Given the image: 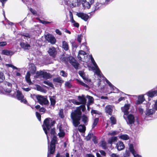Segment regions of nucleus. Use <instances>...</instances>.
Here are the masks:
<instances>
[{"instance_id": "c03bdc74", "label": "nucleus", "mask_w": 157, "mask_h": 157, "mask_svg": "<svg viewBox=\"0 0 157 157\" xmlns=\"http://www.w3.org/2000/svg\"><path fill=\"white\" fill-rule=\"evenodd\" d=\"M90 59L92 63L94 66L96 68H98V66H97L96 63L94 59L92 56H91Z\"/></svg>"}, {"instance_id": "cd10ccee", "label": "nucleus", "mask_w": 157, "mask_h": 157, "mask_svg": "<svg viewBox=\"0 0 157 157\" xmlns=\"http://www.w3.org/2000/svg\"><path fill=\"white\" fill-rule=\"evenodd\" d=\"M86 52L82 50H80L78 52L77 57L79 60H81L82 58L80 55L84 56L86 55Z\"/></svg>"}, {"instance_id": "49530a36", "label": "nucleus", "mask_w": 157, "mask_h": 157, "mask_svg": "<svg viewBox=\"0 0 157 157\" xmlns=\"http://www.w3.org/2000/svg\"><path fill=\"white\" fill-rule=\"evenodd\" d=\"M3 78H4V76L3 73L0 72V83L3 82Z\"/></svg>"}, {"instance_id": "4be33fe9", "label": "nucleus", "mask_w": 157, "mask_h": 157, "mask_svg": "<svg viewBox=\"0 0 157 157\" xmlns=\"http://www.w3.org/2000/svg\"><path fill=\"white\" fill-rule=\"evenodd\" d=\"M16 97L18 100L20 101L24 98V96L20 91L17 90V91Z\"/></svg>"}, {"instance_id": "2eb2a0df", "label": "nucleus", "mask_w": 157, "mask_h": 157, "mask_svg": "<svg viewBox=\"0 0 157 157\" xmlns=\"http://www.w3.org/2000/svg\"><path fill=\"white\" fill-rule=\"evenodd\" d=\"M116 147L118 151H120L122 150L125 148V146L122 141H119L117 144Z\"/></svg>"}, {"instance_id": "052dcab7", "label": "nucleus", "mask_w": 157, "mask_h": 157, "mask_svg": "<svg viewBox=\"0 0 157 157\" xmlns=\"http://www.w3.org/2000/svg\"><path fill=\"white\" fill-rule=\"evenodd\" d=\"M77 40L78 41L79 43H81L82 40V38L81 35H78L77 36Z\"/></svg>"}, {"instance_id": "e433bc0d", "label": "nucleus", "mask_w": 157, "mask_h": 157, "mask_svg": "<svg viewBox=\"0 0 157 157\" xmlns=\"http://www.w3.org/2000/svg\"><path fill=\"white\" fill-rule=\"evenodd\" d=\"M43 82L44 83L49 86L51 87L54 88V86L53 84L49 82L48 81H44Z\"/></svg>"}, {"instance_id": "5701e85b", "label": "nucleus", "mask_w": 157, "mask_h": 157, "mask_svg": "<svg viewBox=\"0 0 157 157\" xmlns=\"http://www.w3.org/2000/svg\"><path fill=\"white\" fill-rule=\"evenodd\" d=\"M30 73L28 71L27 72L26 75L25 77L26 82L29 83V85L32 84V82L30 79Z\"/></svg>"}, {"instance_id": "e2e57ef3", "label": "nucleus", "mask_w": 157, "mask_h": 157, "mask_svg": "<svg viewBox=\"0 0 157 157\" xmlns=\"http://www.w3.org/2000/svg\"><path fill=\"white\" fill-rule=\"evenodd\" d=\"M36 89L38 91H41L42 89V88L40 86L38 85H36Z\"/></svg>"}, {"instance_id": "bb28decb", "label": "nucleus", "mask_w": 157, "mask_h": 157, "mask_svg": "<svg viewBox=\"0 0 157 157\" xmlns=\"http://www.w3.org/2000/svg\"><path fill=\"white\" fill-rule=\"evenodd\" d=\"M62 47L66 51H67L69 49V46L68 43L65 41H62Z\"/></svg>"}, {"instance_id": "0e129e2a", "label": "nucleus", "mask_w": 157, "mask_h": 157, "mask_svg": "<svg viewBox=\"0 0 157 157\" xmlns=\"http://www.w3.org/2000/svg\"><path fill=\"white\" fill-rule=\"evenodd\" d=\"M99 151L102 155L103 156H105L106 153L104 151L102 150H100Z\"/></svg>"}, {"instance_id": "412c9836", "label": "nucleus", "mask_w": 157, "mask_h": 157, "mask_svg": "<svg viewBox=\"0 0 157 157\" xmlns=\"http://www.w3.org/2000/svg\"><path fill=\"white\" fill-rule=\"evenodd\" d=\"M20 45L21 48H23L24 50H29V48L30 47V44L27 43H25L24 42H21L20 44Z\"/></svg>"}, {"instance_id": "dca6fc26", "label": "nucleus", "mask_w": 157, "mask_h": 157, "mask_svg": "<svg viewBox=\"0 0 157 157\" xmlns=\"http://www.w3.org/2000/svg\"><path fill=\"white\" fill-rule=\"evenodd\" d=\"M144 100L145 99L143 95L139 96L138 97V99L137 101L136 104L137 105L140 104L142 103Z\"/></svg>"}, {"instance_id": "79ce46f5", "label": "nucleus", "mask_w": 157, "mask_h": 157, "mask_svg": "<svg viewBox=\"0 0 157 157\" xmlns=\"http://www.w3.org/2000/svg\"><path fill=\"white\" fill-rule=\"evenodd\" d=\"M78 0H73L71 5L74 7L78 6Z\"/></svg>"}, {"instance_id": "a211bd4d", "label": "nucleus", "mask_w": 157, "mask_h": 157, "mask_svg": "<svg viewBox=\"0 0 157 157\" xmlns=\"http://www.w3.org/2000/svg\"><path fill=\"white\" fill-rule=\"evenodd\" d=\"M148 96L149 97L151 98H153L155 96L157 95V90H150L149 91L148 93Z\"/></svg>"}, {"instance_id": "2f4dec72", "label": "nucleus", "mask_w": 157, "mask_h": 157, "mask_svg": "<svg viewBox=\"0 0 157 157\" xmlns=\"http://www.w3.org/2000/svg\"><path fill=\"white\" fill-rule=\"evenodd\" d=\"M51 75L49 73L44 71L42 77L43 78L47 79L51 78Z\"/></svg>"}, {"instance_id": "37998d69", "label": "nucleus", "mask_w": 157, "mask_h": 157, "mask_svg": "<svg viewBox=\"0 0 157 157\" xmlns=\"http://www.w3.org/2000/svg\"><path fill=\"white\" fill-rule=\"evenodd\" d=\"M93 136V134L92 133H89L88 135L86 137V139L87 141H89L90 140L92 137Z\"/></svg>"}, {"instance_id": "473e14b6", "label": "nucleus", "mask_w": 157, "mask_h": 157, "mask_svg": "<svg viewBox=\"0 0 157 157\" xmlns=\"http://www.w3.org/2000/svg\"><path fill=\"white\" fill-rule=\"evenodd\" d=\"M129 150L131 152L133 155H134L136 154V152L134 148L133 144H131L129 146Z\"/></svg>"}, {"instance_id": "7c9ffc66", "label": "nucleus", "mask_w": 157, "mask_h": 157, "mask_svg": "<svg viewBox=\"0 0 157 157\" xmlns=\"http://www.w3.org/2000/svg\"><path fill=\"white\" fill-rule=\"evenodd\" d=\"M109 119L111 122V125L115 124H117V120L115 117L112 116L109 118Z\"/></svg>"}, {"instance_id": "39448f33", "label": "nucleus", "mask_w": 157, "mask_h": 157, "mask_svg": "<svg viewBox=\"0 0 157 157\" xmlns=\"http://www.w3.org/2000/svg\"><path fill=\"white\" fill-rule=\"evenodd\" d=\"M33 96L36 97L40 105H42L43 104L47 105L49 103V102L47 99L44 98L43 96L39 95H36L35 94H33Z\"/></svg>"}, {"instance_id": "c85d7f7f", "label": "nucleus", "mask_w": 157, "mask_h": 157, "mask_svg": "<svg viewBox=\"0 0 157 157\" xmlns=\"http://www.w3.org/2000/svg\"><path fill=\"white\" fill-rule=\"evenodd\" d=\"M155 112V111L154 109H148L145 113V114L147 116H149L152 115Z\"/></svg>"}, {"instance_id": "6e6552de", "label": "nucleus", "mask_w": 157, "mask_h": 157, "mask_svg": "<svg viewBox=\"0 0 157 157\" xmlns=\"http://www.w3.org/2000/svg\"><path fill=\"white\" fill-rule=\"evenodd\" d=\"M48 52L49 55L53 58L56 57L57 53L56 49L54 47L49 48Z\"/></svg>"}, {"instance_id": "f8f14e48", "label": "nucleus", "mask_w": 157, "mask_h": 157, "mask_svg": "<svg viewBox=\"0 0 157 157\" xmlns=\"http://www.w3.org/2000/svg\"><path fill=\"white\" fill-rule=\"evenodd\" d=\"M130 105L129 104H125L123 107H121V109L125 115H128V110L129 109Z\"/></svg>"}, {"instance_id": "9b49d317", "label": "nucleus", "mask_w": 157, "mask_h": 157, "mask_svg": "<svg viewBox=\"0 0 157 157\" xmlns=\"http://www.w3.org/2000/svg\"><path fill=\"white\" fill-rule=\"evenodd\" d=\"M76 15L86 21H87L89 17L87 14L82 12L77 13Z\"/></svg>"}, {"instance_id": "423d86ee", "label": "nucleus", "mask_w": 157, "mask_h": 157, "mask_svg": "<svg viewBox=\"0 0 157 157\" xmlns=\"http://www.w3.org/2000/svg\"><path fill=\"white\" fill-rule=\"evenodd\" d=\"M79 1L85 8L87 9H89L94 2V0H79Z\"/></svg>"}, {"instance_id": "4468645a", "label": "nucleus", "mask_w": 157, "mask_h": 157, "mask_svg": "<svg viewBox=\"0 0 157 157\" xmlns=\"http://www.w3.org/2000/svg\"><path fill=\"white\" fill-rule=\"evenodd\" d=\"M78 73L80 76L87 82H91V80L90 79H89L85 76V74L83 71H79Z\"/></svg>"}, {"instance_id": "ea45409f", "label": "nucleus", "mask_w": 157, "mask_h": 157, "mask_svg": "<svg viewBox=\"0 0 157 157\" xmlns=\"http://www.w3.org/2000/svg\"><path fill=\"white\" fill-rule=\"evenodd\" d=\"M51 105L52 106H54L56 103V101L55 99L53 98L52 97H51L50 98Z\"/></svg>"}, {"instance_id": "6ab92c4d", "label": "nucleus", "mask_w": 157, "mask_h": 157, "mask_svg": "<svg viewBox=\"0 0 157 157\" xmlns=\"http://www.w3.org/2000/svg\"><path fill=\"white\" fill-rule=\"evenodd\" d=\"M53 81L54 82H58L59 83V86L62 85V83L64 82V81L60 77H58L54 78L53 79Z\"/></svg>"}, {"instance_id": "a18cd8bd", "label": "nucleus", "mask_w": 157, "mask_h": 157, "mask_svg": "<svg viewBox=\"0 0 157 157\" xmlns=\"http://www.w3.org/2000/svg\"><path fill=\"white\" fill-rule=\"evenodd\" d=\"M65 86L68 88H71L72 86V85L71 83L69 82H66L65 83Z\"/></svg>"}, {"instance_id": "a19ab883", "label": "nucleus", "mask_w": 157, "mask_h": 157, "mask_svg": "<svg viewBox=\"0 0 157 157\" xmlns=\"http://www.w3.org/2000/svg\"><path fill=\"white\" fill-rule=\"evenodd\" d=\"M59 115L61 118H63L64 116L63 114V109H61L59 111Z\"/></svg>"}, {"instance_id": "f257e3e1", "label": "nucleus", "mask_w": 157, "mask_h": 157, "mask_svg": "<svg viewBox=\"0 0 157 157\" xmlns=\"http://www.w3.org/2000/svg\"><path fill=\"white\" fill-rule=\"evenodd\" d=\"M85 111V108L83 105H80L76 108L75 110L72 111L71 114V118L72 123L75 127H78L80 124V121L82 117V112Z\"/></svg>"}, {"instance_id": "72a5a7b5", "label": "nucleus", "mask_w": 157, "mask_h": 157, "mask_svg": "<svg viewBox=\"0 0 157 157\" xmlns=\"http://www.w3.org/2000/svg\"><path fill=\"white\" fill-rule=\"evenodd\" d=\"M44 71L40 70L39 71H37L36 73V78H39L40 76L43 77Z\"/></svg>"}, {"instance_id": "5fc2aeb1", "label": "nucleus", "mask_w": 157, "mask_h": 157, "mask_svg": "<svg viewBox=\"0 0 157 157\" xmlns=\"http://www.w3.org/2000/svg\"><path fill=\"white\" fill-rule=\"evenodd\" d=\"M30 11L32 13L33 15H35L37 14V12L35 10H33L31 8L29 9Z\"/></svg>"}, {"instance_id": "774afa93", "label": "nucleus", "mask_w": 157, "mask_h": 157, "mask_svg": "<svg viewBox=\"0 0 157 157\" xmlns=\"http://www.w3.org/2000/svg\"><path fill=\"white\" fill-rule=\"evenodd\" d=\"M86 157H95V156L92 154H87L86 155Z\"/></svg>"}, {"instance_id": "0eeeda50", "label": "nucleus", "mask_w": 157, "mask_h": 157, "mask_svg": "<svg viewBox=\"0 0 157 157\" xmlns=\"http://www.w3.org/2000/svg\"><path fill=\"white\" fill-rule=\"evenodd\" d=\"M4 85L3 86V89L5 92L8 93H10L11 91L12 84L10 82L5 81L4 82Z\"/></svg>"}, {"instance_id": "1a4fd4ad", "label": "nucleus", "mask_w": 157, "mask_h": 157, "mask_svg": "<svg viewBox=\"0 0 157 157\" xmlns=\"http://www.w3.org/2000/svg\"><path fill=\"white\" fill-rule=\"evenodd\" d=\"M45 39L52 44H54L56 42L55 37L50 34H47L45 36Z\"/></svg>"}, {"instance_id": "69168bd1", "label": "nucleus", "mask_w": 157, "mask_h": 157, "mask_svg": "<svg viewBox=\"0 0 157 157\" xmlns=\"http://www.w3.org/2000/svg\"><path fill=\"white\" fill-rule=\"evenodd\" d=\"M46 109L44 107H41L39 109V111L40 112L44 113L45 112Z\"/></svg>"}, {"instance_id": "603ef678", "label": "nucleus", "mask_w": 157, "mask_h": 157, "mask_svg": "<svg viewBox=\"0 0 157 157\" xmlns=\"http://www.w3.org/2000/svg\"><path fill=\"white\" fill-rule=\"evenodd\" d=\"M118 132L116 131H113L112 132H109L108 134L109 135L113 136L117 134Z\"/></svg>"}, {"instance_id": "f03ea898", "label": "nucleus", "mask_w": 157, "mask_h": 157, "mask_svg": "<svg viewBox=\"0 0 157 157\" xmlns=\"http://www.w3.org/2000/svg\"><path fill=\"white\" fill-rule=\"evenodd\" d=\"M51 118H48L45 119L43 122V124L42 125L43 129L46 135L47 139L49 140V137L48 136V132L47 131H49L50 128L52 126H54L56 123L55 121H52L50 123Z\"/></svg>"}, {"instance_id": "bf43d9fd", "label": "nucleus", "mask_w": 157, "mask_h": 157, "mask_svg": "<svg viewBox=\"0 0 157 157\" xmlns=\"http://www.w3.org/2000/svg\"><path fill=\"white\" fill-rule=\"evenodd\" d=\"M7 43L5 41L0 42V47H3L6 45Z\"/></svg>"}, {"instance_id": "4c0bfd02", "label": "nucleus", "mask_w": 157, "mask_h": 157, "mask_svg": "<svg viewBox=\"0 0 157 157\" xmlns=\"http://www.w3.org/2000/svg\"><path fill=\"white\" fill-rule=\"evenodd\" d=\"M101 146L104 149H106L107 148L106 142L104 140L101 141Z\"/></svg>"}, {"instance_id": "3c124183", "label": "nucleus", "mask_w": 157, "mask_h": 157, "mask_svg": "<svg viewBox=\"0 0 157 157\" xmlns=\"http://www.w3.org/2000/svg\"><path fill=\"white\" fill-rule=\"evenodd\" d=\"M65 134L64 132H60L58 133V136L60 137H63L64 136Z\"/></svg>"}, {"instance_id": "9d476101", "label": "nucleus", "mask_w": 157, "mask_h": 157, "mask_svg": "<svg viewBox=\"0 0 157 157\" xmlns=\"http://www.w3.org/2000/svg\"><path fill=\"white\" fill-rule=\"evenodd\" d=\"M78 100L80 101V103H81V104H82L81 105L84 106L85 110V105L86 102V99L85 95H82L81 96H78Z\"/></svg>"}, {"instance_id": "09e8293b", "label": "nucleus", "mask_w": 157, "mask_h": 157, "mask_svg": "<svg viewBox=\"0 0 157 157\" xmlns=\"http://www.w3.org/2000/svg\"><path fill=\"white\" fill-rule=\"evenodd\" d=\"M87 97L88 98L90 103H92L93 102L94 99L92 97L87 95Z\"/></svg>"}, {"instance_id": "20e7f679", "label": "nucleus", "mask_w": 157, "mask_h": 157, "mask_svg": "<svg viewBox=\"0 0 157 157\" xmlns=\"http://www.w3.org/2000/svg\"><path fill=\"white\" fill-rule=\"evenodd\" d=\"M57 138L56 136H53L51 140L50 146H48V151L51 154H54L55 151L56 144L57 143Z\"/></svg>"}, {"instance_id": "8fccbe9b", "label": "nucleus", "mask_w": 157, "mask_h": 157, "mask_svg": "<svg viewBox=\"0 0 157 157\" xmlns=\"http://www.w3.org/2000/svg\"><path fill=\"white\" fill-rule=\"evenodd\" d=\"M50 134L51 135H53V136H56L55 135L56 134V131H55V128H51L50 131Z\"/></svg>"}, {"instance_id": "680f3d73", "label": "nucleus", "mask_w": 157, "mask_h": 157, "mask_svg": "<svg viewBox=\"0 0 157 157\" xmlns=\"http://www.w3.org/2000/svg\"><path fill=\"white\" fill-rule=\"evenodd\" d=\"M109 86L113 90H114V89H116V87L113 85L110 82L108 84Z\"/></svg>"}, {"instance_id": "de8ad7c7", "label": "nucleus", "mask_w": 157, "mask_h": 157, "mask_svg": "<svg viewBox=\"0 0 157 157\" xmlns=\"http://www.w3.org/2000/svg\"><path fill=\"white\" fill-rule=\"evenodd\" d=\"M36 115L38 120L40 121H41V115L38 112H36Z\"/></svg>"}, {"instance_id": "864d4df0", "label": "nucleus", "mask_w": 157, "mask_h": 157, "mask_svg": "<svg viewBox=\"0 0 157 157\" xmlns=\"http://www.w3.org/2000/svg\"><path fill=\"white\" fill-rule=\"evenodd\" d=\"M60 73H62V74L61 75L64 77H66L67 76V74L64 71H60Z\"/></svg>"}, {"instance_id": "aec40b11", "label": "nucleus", "mask_w": 157, "mask_h": 157, "mask_svg": "<svg viewBox=\"0 0 157 157\" xmlns=\"http://www.w3.org/2000/svg\"><path fill=\"white\" fill-rule=\"evenodd\" d=\"M82 121L83 122L84 124L86 125L88 124V122L89 121L88 117L85 114L82 115Z\"/></svg>"}, {"instance_id": "c9c22d12", "label": "nucleus", "mask_w": 157, "mask_h": 157, "mask_svg": "<svg viewBox=\"0 0 157 157\" xmlns=\"http://www.w3.org/2000/svg\"><path fill=\"white\" fill-rule=\"evenodd\" d=\"M99 121L98 118H95L94 121V122L92 125V128H94L97 125Z\"/></svg>"}, {"instance_id": "6e6d98bb", "label": "nucleus", "mask_w": 157, "mask_h": 157, "mask_svg": "<svg viewBox=\"0 0 157 157\" xmlns=\"http://www.w3.org/2000/svg\"><path fill=\"white\" fill-rule=\"evenodd\" d=\"M20 101L21 102H23L25 104H26L27 105H28L29 104V103H28L27 100H26V99L25 98L24 99L23 98V99H21Z\"/></svg>"}, {"instance_id": "4d7b16f0", "label": "nucleus", "mask_w": 157, "mask_h": 157, "mask_svg": "<svg viewBox=\"0 0 157 157\" xmlns=\"http://www.w3.org/2000/svg\"><path fill=\"white\" fill-rule=\"evenodd\" d=\"M72 102L74 104L78 105L81 104V103H80L79 102L77 101V100L75 99H73L72 101Z\"/></svg>"}, {"instance_id": "58836bf2", "label": "nucleus", "mask_w": 157, "mask_h": 157, "mask_svg": "<svg viewBox=\"0 0 157 157\" xmlns=\"http://www.w3.org/2000/svg\"><path fill=\"white\" fill-rule=\"evenodd\" d=\"M78 82H79V83L82 86H83L84 87H86L87 88H89V86L85 83L84 82L81 81L80 80H79L78 79H77Z\"/></svg>"}, {"instance_id": "ddd939ff", "label": "nucleus", "mask_w": 157, "mask_h": 157, "mask_svg": "<svg viewBox=\"0 0 157 157\" xmlns=\"http://www.w3.org/2000/svg\"><path fill=\"white\" fill-rule=\"evenodd\" d=\"M127 118L128 120V124H132L134 123L135 121V117L132 114H129L127 116Z\"/></svg>"}, {"instance_id": "7ed1b4c3", "label": "nucleus", "mask_w": 157, "mask_h": 157, "mask_svg": "<svg viewBox=\"0 0 157 157\" xmlns=\"http://www.w3.org/2000/svg\"><path fill=\"white\" fill-rule=\"evenodd\" d=\"M61 60L64 61L65 63H67L68 61L70 64L75 68L77 70L78 69L79 64L78 63L77 60L75 59L72 56H70L67 57L64 56L62 58Z\"/></svg>"}, {"instance_id": "f704fd0d", "label": "nucleus", "mask_w": 157, "mask_h": 157, "mask_svg": "<svg viewBox=\"0 0 157 157\" xmlns=\"http://www.w3.org/2000/svg\"><path fill=\"white\" fill-rule=\"evenodd\" d=\"M120 138L123 140H127L129 139V137L127 134H124L121 135Z\"/></svg>"}, {"instance_id": "338daca9", "label": "nucleus", "mask_w": 157, "mask_h": 157, "mask_svg": "<svg viewBox=\"0 0 157 157\" xmlns=\"http://www.w3.org/2000/svg\"><path fill=\"white\" fill-rule=\"evenodd\" d=\"M97 68V70L96 71V74L98 75H100L101 71H100L99 69L98 68Z\"/></svg>"}, {"instance_id": "393cba45", "label": "nucleus", "mask_w": 157, "mask_h": 157, "mask_svg": "<svg viewBox=\"0 0 157 157\" xmlns=\"http://www.w3.org/2000/svg\"><path fill=\"white\" fill-rule=\"evenodd\" d=\"M78 130L80 132H84L86 130V127H85V124H80L79 125Z\"/></svg>"}, {"instance_id": "b1692460", "label": "nucleus", "mask_w": 157, "mask_h": 157, "mask_svg": "<svg viewBox=\"0 0 157 157\" xmlns=\"http://www.w3.org/2000/svg\"><path fill=\"white\" fill-rule=\"evenodd\" d=\"M117 136H113L109 138L107 142L109 144H112L113 142L117 141Z\"/></svg>"}, {"instance_id": "13d9d810", "label": "nucleus", "mask_w": 157, "mask_h": 157, "mask_svg": "<svg viewBox=\"0 0 157 157\" xmlns=\"http://www.w3.org/2000/svg\"><path fill=\"white\" fill-rule=\"evenodd\" d=\"M70 12L71 13V14L70 15V16L71 17V21L72 23H74L76 22L73 19L72 14V13L71 12Z\"/></svg>"}, {"instance_id": "a878e982", "label": "nucleus", "mask_w": 157, "mask_h": 157, "mask_svg": "<svg viewBox=\"0 0 157 157\" xmlns=\"http://www.w3.org/2000/svg\"><path fill=\"white\" fill-rule=\"evenodd\" d=\"M2 53L3 55L7 56L12 55L13 54L12 51L7 49L3 50L2 51Z\"/></svg>"}, {"instance_id": "f3484780", "label": "nucleus", "mask_w": 157, "mask_h": 157, "mask_svg": "<svg viewBox=\"0 0 157 157\" xmlns=\"http://www.w3.org/2000/svg\"><path fill=\"white\" fill-rule=\"evenodd\" d=\"M105 109L106 113H108L109 115H111L113 111V109L111 108V106L108 105L105 106Z\"/></svg>"}, {"instance_id": "c756f323", "label": "nucleus", "mask_w": 157, "mask_h": 157, "mask_svg": "<svg viewBox=\"0 0 157 157\" xmlns=\"http://www.w3.org/2000/svg\"><path fill=\"white\" fill-rule=\"evenodd\" d=\"M36 67L34 64H33L31 65L30 73L32 75H34L36 73Z\"/></svg>"}]
</instances>
